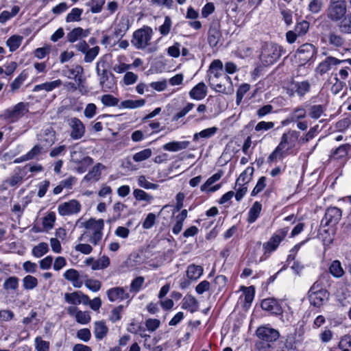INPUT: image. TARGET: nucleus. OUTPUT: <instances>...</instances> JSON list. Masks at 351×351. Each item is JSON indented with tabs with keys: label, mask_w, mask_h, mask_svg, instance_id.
<instances>
[{
	"label": "nucleus",
	"mask_w": 351,
	"mask_h": 351,
	"mask_svg": "<svg viewBox=\"0 0 351 351\" xmlns=\"http://www.w3.org/2000/svg\"><path fill=\"white\" fill-rule=\"evenodd\" d=\"M351 151V145L344 144L337 148L332 154L331 158L336 160L345 161L348 158V154Z\"/></svg>",
	"instance_id": "nucleus-26"
},
{
	"label": "nucleus",
	"mask_w": 351,
	"mask_h": 351,
	"mask_svg": "<svg viewBox=\"0 0 351 351\" xmlns=\"http://www.w3.org/2000/svg\"><path fill=\"white\" fill-rule=\"evenodd\" d=\"M152 155V151L150 148L144 149L138 152L135 153L132 158L134 161L136 162H140L145 161L149 158Z\"/></svg>",
	"instance_id": "nucleus-48"
},
{
	"label": "nucleus",
	"mask_w": 351,
	"mask_h": 351,
	"mask_svg": "<svg viewBox=\"0 0 351 351\" xmlns=\"http://www.w3.org/2000/svg\"><path fill=\"white\" fill-rule=\"evenodd\" d=\"M83 10L79 8H73L65 18L66 23L79 22L82 20Z\"/></svg>",
	"instance_id": "nucleus-42"
},
{
	"label": "nucleus",
	"mask_w": 351,
	"mask_h": 351,
	"mask_svg": "<svg viewBox=\"0 0 351 351\" xmlns=\"http://www.w3.org/2000/svg\"><path fill=\"white\" fill-rule=\"evenodd\" d=\"M20 11V7L18 5H14L12 8L11 12L8 11H3L0 14V23H5L7 21L10 19L11 18L15 16Z\"/></svg>",
	"instance_id": "nucleus-53"
},
{
	"label": "nucleus",
	"mask_w": 351,
	"mask_h": 351,
	"mask_svg": "<svg viewBox=\"0 0 351 351\" xmlns=\"http://www.w3.org/2000/svg\"><path fill=\"white\" fill-rule=\"evenodd\" d=\"M152 35V29L150 27L144 26L133 33L131 43L136 49H144L149 45Z\"/></svg>",
	"instance_id": "nucleus-6"
},
{
	"label": "nucleus",
	"mask_w": 351,
	"mask_h": 351,
	"mask_svg": "<svg viewBox=\"0 0 351 351\" xmlns=\"http://www.w3.org/2000/svg\"><path fill=\"white\" fill-rule=\"evenodd\" d=\"M322 42L328 43L336 49L344 48L346 47L345 38L341 35L335 32H329L327 35L322 37Z\"/></svg>",
	"instance_id": "nucleus-18"
},
{
	"label": "nucleus",
	"mask_w": 351,
	"mask_h": 351,
	"mask_svg": "<svg viewBox=\"0 0 351 351\" xmlns=\"http://www.w3.org/2000/svg\"><path fill=\"white\" fill-rule=\"evenodd\" d=\"M317 52V48L311 43L302 45L296 51L295 58L298 60L299 64H305L310 61Z\"/></svg>",
	"instance_id": "nucleus-10"
},
{
	"label": "nucleus",
	"mask_w": 351,
	"mask_h": 351,
	"mask_svg": "<svg viewBox=\"0 0 351 351\" xmlns=\"http://www.w3.org/2000/svg\"><path fill=\"white\" fill-rule=\"evenodd\" d=\"M138 77L133 72L128 71L125 73L122 82L124 85L130 86L134 84L138 81Z\"/></svg>",
	"instance_id": "nucleus-64"
},
{
	"label": "nucleus",
	"mask_w": 351,
	"mask_h": 351,
	"mask_svg": "<svg viewBox=\"0 0 351 351\" xmlns=\"http://www.w3.org/2000/svg\"><path fill=\"white\" fill-rule=\"evenodd\" d=\"M76 226L79 228H84L90 231L91 232L89 238L90 243L93 245H99L103 237V230L104 228L103 219L90 218L87 221H83L82 219H79L76 221Z\"/></svg>",
	"instance_id": "nucleus-3"
},
{
	"label": "nucleus",
	"mask_w": 351,
	"mask_h": 351,
	"mask_svg": "<svg viewBox=\"0 0 351 351\" xmlns=\"http://www.w3.org/2000/svg\"><path fill=\"white\" fill-rule=\"evenodd\" d=\"M325 110L326 107L324 105H312L308 109V114L311 118L317 119L324 114Z\"/></svg>",
	"instance_id": "nucleus-40"
},
{
	"label": "nucleus",
	"mask_w": 351,
	"mask_h": 351,
	"mask_svg": "<svg viewBox=\"0 0 351 351\" xmlns=\"http://www.w3.org/2000/svg\"><path fill=\"white\" fill-rule=\"evenodd\" d=\"M101 103L106 106H119V99L111 95H104L101 97Z\"/></svg>",
	"instance_id": "nucleus-63"
},
{
	"label": "nucleus",
	"mask_w": 351,
	"mask_h": 351,
	"mask_svg": "<svg viewBox=\"0 0 351 351\" xmlns=\"http://www.w3.org/2000/svg\"><path fill=\"white\" fill-rule=\"evenodd\" d=\"M133 196L136 201H143L148 204L151 203L154 199V197L152 195L141 189H134Z\"/></svg>",
	"instance_id": "nucleus-41"
},
{
	"label": "nucleus",
	"mask_w": 351,
	"mask_h": 351,
	"mask_svg": "<svg viewBox=\"0 0 351 351\" xmlns=\"http://www.w3.org/2000/svg\"><path fill=\"white\" fill-rule=\"evenodd\" d=\"M110 265V258L107 256H103L97 260H95L92 265L93 270H100L108 267Z\"/></svg>",
	"instance_id": "nucleus-54"
},
{
	"label": "nucleus",
	"mask_w": 351,
	"mask_h": 351,
	"mask_svg": "<svg viewBox=\"0 0 351 351\" xmlns=\"http://www.w3.org/2000/svg\"><path fill=\"white\" fill-rule=\"evenodd\" d=\"M71 160L75 163H83L87 166L93 162V160L89 156H84L81 149L73 150L71 152Z\"/></svg>",
	"instance_id": "nucleus-34"
},
{
	"label": "nucleus",
	"mask_w": 351,
	"mask_h": 351,
	"mask_svg": "<svg viewBox=\"0 0 351 351\" xmlns=\"http://www.w3.org/2000/svg\"><path fill=\"white\" fill-rule=\"evenodd\" d=\"M341 33L351 34V12L348 14L344 20L338 25Z\"/></svg>",
	"instance_id": "nucleus-57"
},
{
	"label": "nucleus",
	"mask_w": 351,
	"mask_h": 351,
	"mask_svg": "<svg viewBox=\"0 0 351 351\" xmlns=\"http://www.w3.org/2000/svg\"><path fill=\"white\" fill-rule=\"evenodd\" d=\"M348 7L345 0H331L326 11V15L337 26L347 16Z\"/></svg>",
	"instance_id": "nucleus-4"
},
{
	"label": "nucleus",
	"mask_w": 351,
	"mask_h": 351,
	"mask_svg": "<svg viewBox=\"0 0 351 351\" xmlns=\"http://www.w3.org/2000/svg\"><path fill=\"white\" fill-rule=\"evenodd\" d=\"M23 287L25 290H33L35 289L38 284V279L32 276L27 275L22 280Z\"/></svg>",
	"instance_id": "nucleus-43"
},
{
	"label": "nucleus",
	"mask_w": 351,
	"mask_h": 351,
	"mask_svg": "<svg viewBox=\"0 0 351 351\" xmlns=\"http://www.w3.org/2000/svg\"><path fill=\"white\" fill-rule=\"evenodd\" d=\"M67 313L75 318L76 322L80 324L86 325L90 322L91 315L89 311H82L77 306H69L66 308Z\"/></svg>",
	"instance_id": "nucleus-16"
},
{
	"label": "nucleus",
	"mask_w": 351,
	"mask_h": 351,
	"mask_svg": "<svg viewBox=\"0 0 351 351\" xmlns=\"http://www.w3.org/2000/svg\"><path fill=\"white\" fill-rule=\"evenodd\" d=\"M99 52V47L96 46L92 48H89L85 53L84 62H92L95 58L97 56Z\"/></svg>",
	"instance_id": "nucleus-60"
},
{
	"label": "nucleus",
	"mask_w": 351,
	"mask_h": 351,
	"mask_svg": "<svg viewBox=\"0 0 351 351\" xmlns=\"http://www.w3.org/2000/svg\"><path fill=\"white\" fill-rule=\"evenodd\" d=\"M108 300L110 302L130 300V295L123 287H116L109 289L106 291Z\"/></svg>",
	"instance_id": "nucleus-20"
},
{
	"label": "nucleus",
	"mask_w": 351,
	"mask_h": 351,
	"mask_svg": "<svg viewBox=\"0 0 351 351\" xmlns=\"http://www.w3.org/2000/svg\"><path fill=\"white\" fill-rule=\"evenodd\" d=\"M282 48L276 43H265L260 56L261 60L265 66L273 64L281 56Z\"/></svg>",
	"instance_id": "nucleus-5"
},
{
	"label": "nucleus",
	"mask_w": 351,
	"mask_h": 351,
	"mask_svg": "<svg viewBox=\"0 0 351 351\" xmlns=\"http://www.w3.org/2000/svg\"><path fill=\"white\" fill-rule=\"evenodd\" d=\"M221 38L220 32L215 28H210L208 31V42L211 47H215Z\"/></svg>",
	"instance_id": "nucleus-49"
},
{
	"label": "nucleus",
	"mask_w": 351,
	"mask_h": 351,
	"mask_svg": "<svg viewBox=\"0 0 351 351\" xmlns=\"http://www.w3.org/2000/svg\"><path fill=\"white\" fill-rule=\"evenodd\" d=\"M64 277L66 280L72 282V285L77 288H80L82 285V282L80 280V276L79 272L75 269H67L64 273Z\"/></svg>",
	"instance_id": "nucleus-36"
},
{
	"label": "nucleus",
	"mask_w": 351,
	"mask_h": 351,
	"mask_svg": "<svg viewBox=\"0 0 351 351\" xmlns=\"http://www.w3.org/2000/svg\"><path fill=\"white\" fill-rule=\"evenodd\" d=\"M253 171L254 169L252 167L246 168V169L242 172L237 178L236 184H245L247 183L251 179Z\"/></svg>",
	"instance_id": "nucleus-56"
},
{
	"label": "nucleus",
	"mask_w": 351,
	"mask_h": 351,
	"mask_svg": "<svg viewBox=\"0 0 351 351\" xmlns=\"http://www.w3.org/2000/svg\"><path fill=\"white\" fill-rule=\"evenodd\" d=\"M289 228L285 227L276 230L269 238V239L263 243V248L264 254H271L275 252L280 243L286 238L289 232Z\"/></svg>",
	"instance_id": "nucleus-8"
},
{
	"label": "nucleus",
	"mask_w": 351,
	"mask_h": 351,
	"mask_svg": "<svg viewBox=\"0 0 351 351\" xmlns=\"http://www.w3.org/2000/svg\"><path fill=\"white\" fill-rule=\"evenodd\" d=\"M62 80L60 79L54 81L46 82L43 84L36 85L34 88V92H38L40 90H45L46 92H51L54 89L59 88L62 85Z\"/></svg>",
	"instance_id": "nucleus-30"
},
{
	"label": "nucleus",
	"mask_w": 351,
	"mask_h": 351,
	"mask_svg": "<svg viewBox=\"0 0 351 351\" xmlns=\"http://www.w3.org/2000/svg\"><path fill=\"white\" fill-rule=\"evenodd\" d=\"M223 176V171L219 170L213 176L209 177L206 182L200 186V191L206 193H213L219 190L222 184L221 183L215 184Z\"/></svg>",
	"instance_id": "nucleus-12"
},
{
	"label": "nucleus",
	"mask_w": 351,
	"mask_h": 351,
	"mask_svg": "<svg viewBox=\"0 0 351 351\" xmlns=\"http://www.w3.org/2000/svg\"><path fill=\"white\" fill-rule=\"evenodd\" d=\"M28 77V74L25 71H23L19 76H17L10 84V89L12 93L16 92L23 84Z\"/></svg>",
	"instance_id": "nucleus-44"
},
{
	"label": "nucleus",
	"mask_w": 351,
	"mask_h": 351,
	"mask_svg": "<svg viewBox=\"0 0 351 351\" xmlns=\"http://www.w3.org/2000/svg\"><path fill=\"white\" fill-rule=\"evenodd\" d=\"M104 169L105 166L104 165L97 163L84 177L83 181L93 182L98 181L101 178V171Z\"/></svg>",
	"instance_id": "nucleus-25"
},
{
	"label": "nucleus",
	"mask_w": 351,
	"mask_h": 351,
	"mask_svg": "<svg viewBox=\"0 0 351 351\" xmlns=\"http://www.w3.org/2000/svg\"><path fill=\"white\" fill-rule=\"evenodd\" d=\"M68 125L71 129L70 136L73 140L82 138L85 134V126L78 118L72 117L68 120Z\"/></svg>",
	"instance_id": "nucleus-15"
},
{
	"label": "nucleus",
	"mask_w": 351,
	"mask_h": 351,
	"mask_svg": "<svg viewBox=\"0 0 351 351\" xmlns=\"http://www.w3.org/2000/svg\"><path fill=\"white\" fill-rule=\"evenodd\" d=\"M261 308L273 314H278L280 312V307L278 302L274 298H267L262 301Z\"/></svg>",
	"instance_id": "nucleus-33"
},
{
	"label": "nucleus",
	"mask_w": 351,
	"mask_h": 351,
	"mask_svg": "<svg viewBox=\"0 0 351 351\" xmlns=\"http://www.w3.org/2000/svg\"><path fill=\"white\" fill-rule=\"evenodd\" d=\"M49 251V245L47 243L41 242L35 245L32 250V254L36 258H40Z\"/></svg>",
	"instance_id": "nucleus-45"
},
{
	"label": "nucleus",
	"mask_w": 351,
	"mask_h": 351,
	"mask_svg": "<svg viewBox=\"0 0 351 351\" xmlns=\"http://www.w3.org/2000/svg\"><path fill=\"white\" fill-rule=\"evenodd\" d=\"M341 210L337 207H329L325 213L321 224L324 226H335L341 219Z\"/></svg>",
	"instance_id": "nucleus-13"
},
{
	"label": "nucleus",
	"mask_w": 351,
	"mask_h": 351,
	"mask_svg": "<svg viewBox=\"0 0 351 351\" xmlns=\"http://www.w3.org/2000/svg\"><path fill=\"white\" fill-rule=\"evenodd\" d=\"M81 204L76 199L61 203L58 206V212L61 216L78 214L81 210Z\"/></svg>",
	"instance_id": "nucleus-14"
},
{
	"label": "nucleus",
	"mask_w": 351,
	"mask_h": 351,
	"mask_svg": "<svg viewBox=\"0 0 351 351\" xmlns=\"http://www.w3.org/2000/svg\"><path fill=\"white\" fill-rule=\"evenodd\" d=\"M64 298L66 302L74 306L80 304H88V296L80 291L66 293Z\"/></svg>",
	"instance_id": "nucleus-21"
},
{
	"label": "nucleus",
	"mask_w": 351,
	"mask_h": 351,
	"mask_svg": "<svg viewBox=\"0 0 351 351\" xmlns=\"http://www.w3.org/2000/svg\"><path fill=\"white\" fill-rule=\"evenodd\" d=\"M218 130V128L217 127H211L206 129H204L199 132L195 133L193 135V140L197 141L199 137L204 138H208L213 136H214Z\"/></svg>",
	"instance_id": "nucleus-50"
},
{
	"label": "nucleus",
	"mask_w": 351,
	"mask_h": 351,
	"mask_svg": "<svg viewBox=\"0 0 351 351\" xmlns=\"http://www.w3.org/2000/svg\"><path fill=\"white\" fill-rule=\"evenodd\" d=\"M262 204L259 202H255L252 206L250 208L247 213V221L249 223H254L257 219L260 217L262 211Z\"/></svg>",
	"instance_id": "nucleus-28"
},
{
	"label": "nucleus",
	"mask_w": 351,
	"mask_h": 351,
	"mask_svg": "<svg viewBox=\"0 0 351 351\" xmlns=\"http://www.w3.org/2000/svg\"><path fill=\"white\" fill-rule=\"evenodd\" d=\"M306 116V110L303 106H298L295 108L290 114L291 121H298L300 119L305 118Z\"/></svg>",
	"instance_id": "nucleus-52"
},
{
	"label": "nucleus",
	"mask_w": 351,
	"mask_h": 351,
	"mask_svg": "<svg viewBox=\"0 0 351 351\" xmlns=\"http://www.w3.org/2000/svg\"><path fill=\"white\" fill-rule=\"evenodd\" d=\"M108 328L103 320L94 322V335L97 340H102L108 334Z\"/></svg>",
	"instance_id": "nucleus-35"
},
{
	"label": "nucleus",
	"mask_w": 351,
	"mask_h": 351,
	"mask_svg": "<svg viewBox=\"0 0 351 351\" xmlns=\"http://www.w3.org/2000/svg\"><path fill=\"white\" fill-rule=\"evenodd\" d=\"M195 105L193 103L188 102L186 105L176 114H174L173 119V121H178L180 118L184 117L194 108Z\"/></svg>",
	"instance_id": "nucleus-62"
},
{
	"label": "nucleus",
	"mask_w": 351,
	"mask_h": 351,
	"mask_svg": "<svg viewBox=\"0 0 351 351\" xmlns=\"http://www.w3.org/2000/svg\"><path fill=\"white\" fill-rule=\"evenodd\" d=\"M29 112V103L19 102L12 108L5 111V117L10 122L14 123L19 121Z\"/></svg>",
	"instance_id": "nucleus-9"
},
{
	"label": "nucleus",
	"mask_w": 351,
	"mask_h": 351,
	"mask_svg": "<svg viewBox=\"0 0 351 351\" xmlns=\"http://www.w3.org/2000/svg\"><path fill=\"white\" fill-rule=\"evenodd\" d=\"M35 349L36 351H49L50 343L38 336L34 339Z\"/></svg>",
	"instance_id": "nucleus-58"
},
{
	"label": "nucleus",
	"mask_w": 351,
	"mask_h": 351,
	"mask_svg": "<svg viewBox=\"0 0 351 351\" xmlns=\"http://www.w3.org/2000/svg\"><path fill=\"white\" fill-rule=\"evenodd\" d=\"M310 90V84L307 81L293 82L287 89V94L289 96H293L297 94L300 97H303Z\"/></svg>",
	"instance_id": "nucleus-19"
},
{
	"label": "nucleus",
	"mask_w": 351,
	"mask_h": 351,
	"mask_svg": "<svg viewBox=\"0 0 351 351\" xmlns=\"http://www.w3.org/2000/svg\"><path fill=\"white\" fill-rule=\"evenodd\" d=\"M99 77V84L104 92L113 91L116 88V82L112 74L108 73L101 75Z\"/></svg>",
	"instance_id": "nucleus-24"
},
{
	"label": "nucleus",
	"mask_w": 351,
	"mask_h": 351,
	"mask_svg": "<svg viewBox=\"0 0 351 351\" xmlns=\"http://www.w3.org/2000/svg\"><path fill=\"white\" fill-rule=\"evenodd\" d=\"M144 282H145V278L143 277H142V276L136 277L132 281V282L130 284V291L134 292L135 293H138L141 290V287H143Z\"/></svg>",
	"instance_id": "nucleus-61"
},
{
	"label": "nucleus",
	"mask_w": 351,
	"mask_h": 351,
	"mask_svg": "<svg viewBox=\"0 0 351 351\" xmlns=\"http://www.w3.org/2000/svg\"><path fill=\"white\" fill-rule=\"evenodd\" d=\"M329 293L323 288L321 282H315L308 291V298L311 304L319 307L328 300Z\"/></svg>",
	"instance_id": "nucleus-7"
},
{
	"label": "nucleus",
	"mask_w": 351,
	"mask_h": 351,
	"mask_svg": "<svg viewBox=\"0 0 351 351\" xmlns=\"http://www.w3.org/2000/svg\"><path fill=\"white\" fill-rule=\"evenodd\" d=\"M130 26V20L127 16L117 18L113 24V34L116 38H121L125 36Z\"/></svg>",
	"instance_id": "nucleus-17"
},
{
	"label": "nucleus",
	"mask_w": 351,
	"mask_h": 351,
	"mask_svg": "<svg viewBox=\"0 0 351 351\" xmlns=\"http://www.w3.org/2000/svg\"><path fill=\"white\" fill-rule=\"evenodd\" d=\"M208 93V88L204 82H199L195 85L189 93V97L197 101L204 99Z\"/></svg>",
	"instance_id": "nucleus-23"
},
{
	"label": "nucleus",
	"mask_w": 351,
	"mask_h": 351,
	"mask_svg": "<svg viewBox=\"0 0 351 351\" xmlns=\"http://www.w3.org/2000/svg\"><path fill=\"white\" fill-rule=\"evenodd\" d=\"M208 82L217 92H226V83L231 84V79L223 73V63L220 60H215L210 64L208 71Z\"/></svg>",
	"instance_id": "nucleus-2"
},
{
	"label": "nucleus",
	"mask_w": 351,
	"mask_h": 351,
	"mask_svg": "<svg viewBox=\"0 0 351 351\" xmlns=\"http://www.w3.org/2000/svg\"><path fill=\"white\" fill-rule=\"evenodd\" d=\"M346 62L345 60H339L335 57L329 56L322 60L316 66L315 73L319 75H324L329 73L332 69L339 64Z\"/></svg>",
	"instance_id": "nucleus-11"
},
{
	"label": "nucleus",
	"mask_w": 351,
	"mask_h": 351,
	"mask_svg": "<svg viewBox=\"0 0 351 351\" xmlns=\"http://www.w3.org/2000/svg\"><path fill=\"white\" fill-rule=\"evenodd\" d=\"M256 335L259 339L267 342L275 341L279 337L278 330L265 326L258 328L256 331Z\"/></svg>",
	"instance_id": "nucleus-22"
},
{
	"label": "nucleus",
	"mask_w": 351,
	"mask_h": 351,
	"mask_svg": "<svg viewBox=\"0 0 351 351\" xmlns=\"http://www.w3.org/2000/svg\"><path fill=\"white\" fill-rule=\"evenodd\" d=\"M299 137L300 132L294 130H288L282 134L279 144L268 156V162H276L289 155H295Z\"/></svg>",
	"instance_id": "nucleus-1"
},
{
	"label": "nucleus",
	"mask_w": 351,
	"mask_h": 351,
	"mask_svg": "<svg viewBox=\"0 0 351 351\" xmlns=\"http://www.w3.org/2000/svg\"><path fill=\"white\" fill-rule=\"evenodd\" d=\"M182 308L193 313L199 308L198 301L193 295H186L182 300Z\"/></svg>",
	"instance_id": "nucleus-32"
},
{
	"label": "nucleus",
	"mask_w": 351,
	"mask_h": 351,
	"mask_svg": "<svg viewBox=\"0 0 351 351\" xmlns=\"http://www.w3.org/2000/svg\"><path fill=\"white\" fill-rule=\"evenodd\" d=\"M84 69L79 64L74 65L67 71L66 76L68 78L74 79L77 82H82Z\"/></svg>",
	"instance_id": "nucleus-38"
},
{
	"label": "nucleus",
	"mask_w": 351,
	"mask_h": 351,
	"mask_svg": "<svg viewBox=\"0 0 351 351\" xmlns=\"http://www.w3.org/2000/svg\"><path fill=\"white\" fill-rule=\"evenodd\" d=\"M330 273L335 278H340L344 274V271L341 267V263L336 260L334 261L330 267Z\"/></svg>",
	"instance_id": "nucleus-51"
},
{
	"label": "nucleus",
	"mask_w": 351,
	"mask_h": 351,
	"mask_svg": "<svg viewBox=\"0 0 351 351\" xmlns=\"http://www.w3.org/2000/svg\"><path fill=\"white\" fill-rule=\"evenodd\" d=\"M190 142L188 141H171L163 145L162 149L165 151L176 152L188 148Z\"/></svg>",
	"instance_id": "nucleus-27"
},
{
	"label": "nucleus",
	"mask_w": 351,
	"mask_h": 351,
	"mask_svg": "<svg viewBox=\"0 0 351 351\" xmlns=\"http://www.w3.org/2000/svg\"><path fill=\"white\" fill-rule=\"evenodd\" d=\"M89 31L88 29H84L80 27L73 29L66 35L67 40L69 43H75L77 40L86 38L88 36Z\"/></svg>",
	"instance_id": "nucleus-29"
},
{
	"label": "nucleus",
	"mask_w": 351,
	"mask_h": 351,
	"mask_svg": "<svg viewBox=\"0 0 351 351\" xmlns=\"http://www.w3.org/2000/svg\"><path fill=\"white\" fill-rule=\"evenodd\" d=\"M56 219L54 212H48L43 220V226L45 230H49L53 228Z\"/></svg>",
	"instance_id": "nucleus-47"
},
{
	"label": "nucleus",
	"mask_w": 351,
	"mask_h": 351,
	"mask_svg": "<svg viewBox=\"0 0 351 351\" xmlns=\"http://www.w3.org/2000/svg\"><path fill=\"white\" fill-rule=\"evenodd\" d=\"M145 103L146 101L144 99H126L119 104V108L120 109H136L144 106Z\"/></svg>",
	"instance_id": "nucleus-37"
},
{
	"label": "nucleus",
	"mask_w": 351,
	"mask_h": 351,
	"mask_svg": "<svg viewBox=\"0 0 351 351\" xmlns=\"http://www.w3.org/2000/svg\"><path fill=\"white\" fill-rule=\"evenodd\" d=\"M204 273V269L201 265L191 264L187 267L186 276L192 281L197 280Z\"/></svg>",
	"instance_id": "nucleus-31"
},
{
	"label": "nucleus",
	"mask_w": 351,
	"mask_h": 351,
	"mask_svg": "<svg viewBox=\"0 0 351 351\" xmlns=\"http://www.w3.org/2000/svg\"><path fill=\"white\" fill-rule=\"evenodd\" d=\"M136 182L140 188H143L146 190H157L159 187L158 184L149 182L144 175L137 176Z\"/></svg>",
	"instance_id": "nucleus-39"
},
{
	"label": "nucleus",
	"mask_w": 351,
	"mask_h": 351,
	"mask_svg": "<svg viewBox=\"0 0 351 351\" xmlns=\"http://www.w3.org/2000/svg\"><path fill=\"white\" fill-rule=\"evenodd\" d=\"M105 3V0H90L86 5L92 13H99Z\"/></svg>",
	"instance_id": "nucleus-55"
},
{
	"label": "nucleus",
	"mask_w": 351,
	"mask_h": 351,
	"mask_svg": "<svg viewBox=\"0 0 351 351\" xmlns=\"http://www.w3.org/2000/svg\"><path fill=\"white\" fill-rule=\"evenodd\" d=\"M22 41L23 36L19 35H14L7 40L6 45L9 47L10 51L11 52H13L20 47Z\"/></svg>",
	"instance_id": "nucleus-46"
},
{
	"label": "nucleus",
	"mask_w": 351,
	"mask_h": 351,
	"mask_svg": "<svg viewBox=\"0 0 351 351\" xmlns=\"http://www.w3.org/2000/svg\"><path fill=\"white\" fill-rule=\"evenodd\" d=\"M309 23L306 21H302L296 23L294 31L299 36L305 35L309 29Z\"/></svg>",
	"instance_id": "nucleus-59"
}]
</instances>
